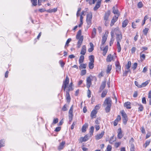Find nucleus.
I'll return each mask as SVG.
<instances>
[{
    "mask_svg": "<svg viewBox=\"0 0 151 151\" xmlns=\"http://www.w3.org/2000/svg\"><path fill=\"white\" fill-rule=\"evenodd\" d=\"M92 17V14L90 13L87 15L86 21L89 27L91 24V19Z\"/></svg>",
    "mask_w": 151,
    "mask_h": 151,
    "instance_id": "nucleus-1",
    "label": "nucleus"
},
{
    "mask_svg": "<svg viewBox=\"0 0 151 151\" xmlns=\"http://www.w3.org/2000/svg\"><path fill=\"white\" fill-rule=\"evenodd\" d=\"M108 34V32H106L103 37H102V39L101 41V44L100 47L101 50H102V46H103V45H104L107 40Z\"/></svg>",
    "mask_w": 151,
    "mask_h": 151,
    "instance_id": "nucleus-2",
    "label": "nucleus"
},
{
    "mask_svg": "<svg viewBox=\"0 0 151 151\" xmlns=\"http://www.w3.org/2000/svg\"><path fill=\"white\" fill-rule=\"evenodd\" d=\"M121 31L119 29L118 27L113 29L111 32V37L114 36V34H115L116 35L121 34Z\"/></svg>",
    "mask_w": 151,
    "mask_h": 151,
    "instance_id": "nucleus-3",
    "label": "nucleus"
},
{
    "mask_svg": "<svg viewBox=\"0 0 151 151\" xmlns=\"http://www.w3.org/2000/svg\"><path fill=\"white\" fill-rule=\"evenodd\" d=\"M106 105H111V100L110 98L108 97L105 100L103 105L105 106Z\"/></svg>",
    "mask_w": 151,
    "mask_h": 151,
    "instance_id": "nucleus-4",
    "label": "nucleus"
},
{
    "mask_svg": "<svg viewBox=\"0 0 151 151\" xmlns=\"http://www.w3.org/2000/svg\"><path fill=\"white\" fill-rule=\"evenodd\" d=\"M105 132L104 131H102L101 133L97 134L95 136V139L96 140H98L101 139L104 134Z\"/></svg>",
    "mask_w": 151,
    "mask_h": 151,
    "instance_id": "nucleus-5",
    "label": "nucleus"
},
{
    "mask_svg": "<svg viewBox=\"0 0 151 151\" xmlns=\"http://www.w3.org/2000/svg\"><path fill=\"white\" fill-rule=\"evenodd\" d=\"M118 18V17H117L116 15L114 16L113 17L110 24L111 26V27L114 25L115 22H116V21L117 20Z\"/></svg>",
    "mask_w": 151,
    "mask_h": 151,
    "instance_id": "nucleus-6",
    "label": "nucleus"
},
{
    "mask_svg": "<svg viewBox=\"0 0 151 151\" xmlns=\"http://www.w3.org/2000/svg\"><path fill=\"white\" fill-rule=\"evenodd\" d=\"M91 84V79L90 77H88L86 79V85L87 88L89 89Z\"/></svg>",
    "mask_w": 151,
    "mask_h": 151,
    "instance_id": "nucleus-7",
    "label": "nucleus"
},
{
    "mask_svg": "<svg viewBox=\"0 0 151 151\" xmlns=\"http://www.w3.org/2000/svg\"><path fill=\"white\" fill-rule=\"evenodd\" d=\"M78 40V42L77 43V47L78 48H79L82 43V42L83 40V37L82 36Z\"/></svg>",
    "mask_w": 151,
    "mask_h": 151,
    "instance_id": "nucleus-8",
    "label": "nucleus"
},
{
    "mask_svg": "<svg viewBox=\"0 0 151 151\" xmlns=\"http://www.w3.org/2000/svg\"><path fill=\"white\" fill-rule=\"evenodd\" d=\"M103 47H104L103 46H102V50H101L103 51V52L102 53L103 55L104 56H105L107 52L108 49V46H106L104 48H103Z\"/></svg>",
    "mask_w": 151,
    "mask_h": 151,
    "instance_id": "nucleus-9",
    "label": "nucleus"
},
{
    "mask_svg": "<svg viewBox=\"0 0 151 151\" xmlns=\"http://www.w3.org/2000/svg\"><path fill=\"white\" fill-rule=\"evenodd\" d=\"M97 112V111L95 109H93L91 111V116L92 119L95 118L96 117V114Z\"/></svg>",
    "mask_w": 151,
    "mask_h": 151,
    "instance_id": "nucleus-10",
    "label": "nucleus"
},
{
    "mask_svg": "<svg viewBox=\"0 0 151 151\" xmlns=\"http://www.w3.org/2000/svg\"><path fill=\"white\" fill-rule=\"evenodd\" d=\"M110 14V11H108L106 13L104 16V20H109V17Z\"/></svg>",
    "mask_w": 151,
    "mask_h": 151,
    "instance_id": "nucleus-11",
    "label": "nucleus"
},
{
    "mask_svg": "<svg viewBox=\"0 0 151 151\" xmlns=\"http://www.w3.org/2000/svg\"><path fill=\"white\" fill-rule=\"evenodd\" d=\"M86 52V47L85 45L82 46L80 54L82 55H85Z\"/></svg>",
    "mask_w": 151,
    "mask_h": 151,
    "instance_id": "nucleus-12",
    "label": "nucleus"
},
{
    "mask_svg": "<svg viewBox=\"0 0 151 151\" xmlns=\"http://www.w3.org/2000/svg\"><path fill=\"white\" fill-rule=\"evenodd\" d=\"M116 57V56H111V54H109L107 56L106 58V61L108 62H110L112 59Z\"/></svg>",
    "mask_w": 151,
    "mask_h": 151,
    "instance_id": "nucleus-13",
    "label": "nucleus"
},
{
    "mask_svg": "<svg viewBox=\"0 0 151 151\" xmlns=\"http://www.w3.org/2000/svg\"><path fill=\"white\" fill-rule=\"evenodd\" d=\"M122 33L116 35V40L117 41V42H120L121 41V40L122 39Z\"/></svg>",
    "mask_w": 151,
    "mask_h": 151,
    "instance_id": "nucleus-14",
    "label": "nucleus"
},
{
    "mask_svg": "<svg viewBox=\"0 0 151 151\" xmlns=\"http://www.w3.org/2000/svg\"><path fill=\"white\" fill-rule=\"evenodd\" d=\"M65 144V141H62L59 146L58 147V149L59 150H61L63 149L64 147V145Z\"/></svg>",
    "mask_w": 151,
    "mask_h": 151,
    "instance_id": "nucleus-15",
    "label": "nucleus"
},
{
    "mask_svg": "<svg viewBox=\"0 0 151 151\" xmlns=\"http://www.w3.org/2000/svg\"><path fill=\"white\" fill-rule=\"evenodd\" d=\"M119 131V132L117 135V137L119 139H121L123 136V135L122 134V130L121 128H119L118 129Z\"/></svg>",
    "mask_w": 151,
    "mask_h": 151,
    "instance_id": "nucleus-16",
    "label": "nucleus"
},
{
    "mask_svg": "<svg viewBox=\"0 0 151 151\" xmlns=\"http://www.w3.org/2000/svg\"><path fill=\"white\" fill-rule=\"evenodd\" d=\"M69 78L68 76H67L65 80L63 81V84L65 86H68L69 83Z\"/></svg>",
    "mask_w": 151,
    "mask_h": 151,
    "instance_id": "nucleus-17",
    "label": "nucleus"
},
{
    "mask_svg": "<svg viewBox=\"0 0 151 151\" xmlns=\"http://www.w3.org/2000/svg\"><path fill=\"white\" fill-rule=\"evenodd\" d=\"M124 106L128 109H131V103L129 102H125L124 105Z\"/></svg>",
    "mask_w": 151,
    "mask_h": 151,
    "instance_id": "nucleus-18",
    "label": "nucleus"
},
{
    "mask_svg": "<svg viewBox=\"0 0 151 151\" xmlns=\"http://www.w3.org/2000/svg\"><path fill=\"white\" fill-rule=\"evenodd\" d=\"M81 30H79L77 32L76 36V38L77 39H79L82 36H81Z\"/></svg>",
    "mask_w": 151,
    "mask_h": 151,
    "instance_id": "nucleus-19",
    "label": "nucleus"
},
{
    "mask_svg": "<svg viewBox=\"0 0 151 151\" xmlns=\"http://www.w3.org/2000/svg\"><path fill=\"white\" fill-rule=\"evenodd\" d=\"M112 9H113V12L114 14H116L117 15V17H118L119 15V11L117 9H115V7L113 6Z\"/></svg>",
    "mask_w": 151,
    "mask_h": 151,
    "instance_id": "nucleus-20",
    "label": "nucleus"
},
{
    "mask_svg": "<svg viewBox=\"0 0 151 151\" xmlns=\"http://www.w3.org/2000/svg\"><path fill=\"white\" fill-rule=\"evenodd\" d=\"M150 81V80H147V81H146L145 82L141 84V86H140V87H141V88L142 87H144L145 86H146L149 83Z\"/></svg>",
    "mask_w": 151,
    "mask_h": 151,
    "instance_id": "nucleus-21",
    "label": "nucleus"
},
{
    "mask_svg": "<svg viewBox=\"0 0 151 151\" xmlns=\"http://www.w3.org/2000/svg\"><path fill=\"white\" fill-rule=\"evenodd\" d=\"M106 81H104L102 82L101 86L100 87V89L102 90L105 88L106 86Z\"/></svg>",
    "mask_w": 151,
    "mask_h": 151,
    "instance_id": "nucleus-22",
    "label": "nucleus"
},
{
    "mask_svg": "<svg viewBox=\"0 0 151 151\" xmlns=\"http://www.w3.org/2000/svg\"><path fill=\"white\" fill-rule=\"evenodd\" d=\"M69 91H66V99L68 102H70V98L69 92Z\"/></svg>",
    "mask_w": 151,
    "mask_h": 151,
    "instance_id": "nucleus-23",
    "label": "nucleus"
},
{
    "mask_svg": "<svg viewBox=\"0 0 151 151\" xmlns=\"http://www.w3.org/2000/svg\"><path fill=\"white\" fill-rule=\"evenodd\" d=\"M128 23V21L127 19H125L122 23V27H125Z\"/></svg>",
    "mask_w": 151,
    "mask_h": 151,
    "instance_id": "nucleus-24",
    "label": "nucleus"
},
{
    "mask_svg": "<svg viewBox=\"0 0 151 151\" xmlns=\"http://www.w3.org/2000/svg\"><path fill=\"white\" fill-rule=\"evenodd\" d=\"M88 126L87 124H84L82 127V131L83 132H84L86 131V129Z\"/></svg>",
    "mask_w": 151,
    "mask_h": 151,
    "instance_id": "nucleus-25",
    "label": "nucleus"
},
{
    "mask_svg": "<svg viewBox=\"0 0 151 151\" xmlns=\"http://www.w3.org/2000/svg\"><path fill=\"white\" fill-rule=\"evenodd\" d=\"M115 65L116 70L117 71H120L121 70V67L119 65V62L116 63Z\"/></svg>",
    "mask_w": 151,
    "mask_h": 151,
    "instance_id": "nucleus-26",
    "label": "nucleus"
},
{
    "mask_svg": "<svg viewBox=\"0 0 151 151\" xmlns=\"http://www.w3.org/2000/svg\"><path fill=\"white\" fill-rule=\"evenodd\" d=\"M117 52H120L121 50V47L120 45V42H117Z\"/></svg>",
    "mask_w": 151,
    "mask_h": 151,
    "instance_id": "nucleus-27",
    "label": "nucleus"
},
{
    "mask_svg": "<svg viewBox=\"0 0 151 151\" xmlns=\"http://www.w3.org/2000/svg\"><path fill=\"white\" fill-rule=\"evenodd\" d=\"M89 44L91 47L88 49V51L89 52H91L93 50V45L92 42H90Z\"/></svg>",
    "mask_w": 151,
    "mask_h": 151,
    "instance_id": "nucleus-28",
    "label": "nucleus"
},
{
    "mask_svg": "<svg viewBox=\"0 0 151 151\" xmlns=\"http://www.w3.org/2000/svg\"><path fill=\"white\" fill-rule=\"evenodd\" d=\"M88 140V137L85 136L84 137H81L80 141L81 142H86Z\"/></svg>",
    "mask_w": 151,
    "mask_h": 151,
    "instance_id": "nucleus-29",
    "label": "nucleus"
},
{
    "mask_svg": "<svg viewBox=\"0 0 151 151\" xmlns=\"http://www.w3.org/2000/svg\"><path fill=\"white\" fill-rule=\"evenodd\" d=\"M131 65V63L130 61H129L128 62L127 64L126 65V67L127 70H130L129 68H130Z\"/></svg>",
    "mask_w": 151,
    "mask_h": 151,
    "instance_id": "nucleus-30",
    "label": "nucleus"
},
{
    "mask_svg": "<svg viewBox=\"0 0 151 151\" xmlns=\"http://www.w3.org/2000/svg\"><path fill=\"white\" fill-rule=\"evenodd\" d=\"M96 29L95 28H93L92 34V37L94 38L96 34Z\"/></svg>",
    "mask_w": 151,
    "mask_h": 151,
    "instance_id": "nucleus-31",
    "label": "nucleus"
},
{
    "mask_svg": "<svg viewBox=\"0 0 151 151\" xmlns=\"http://www.w3.org/2000/svg\"><path fill=\"white\" fill-rule=\"evenodd\" d=\"M89 60L90 61V62L93 63L94 62V57L93 55H90L89 57Z\"/></svg>",
    "mask_w": 151,
    "mask_h": 151,
    "instance_id": "nucleus-32",
    "label": "nucleus"
},
{
    "mask_svg": "<svg viewBox=\"0 0 151 151\" xmlns=\"http://www.w3.org/2000/svg\"><path fill=\"white\" fill-rule=\"evenodd\" d=\"M150 142V140H147L146 141L145 144L143 145V147L145 148H146L149 145Z\"/></svg>",
    "mask_w": 151,
    "mask_h": 151,
    "instance_id": "nucleus-33",
    "label": "nucleus"
},
{
    "mask_svg": "<svg viewBox=\"0 0 151 151\" xmlns=\"http://www.w3.org/2000/svg\"><path fill=\"white\" fill-rule=\"evenodd\" d=\"M111 105H107L105 108V110L106 113H108L110 111V108Z\"/></svg>",
    "mask_w": 151,
    "mask_h": 151,
    "instance_id": "nucleus-34",
    "label": "nucleus"
},
{
    "mask_svg": "<svg viewBox=\"0 0 151 151\" xmlns=\"http://www.w3.org/2000/svg\"><path fill=\"white\" fill-rule=\"evenodd\" d=\"M100 4H99L97 3L96 6H94L93 8V9L95 11L97 10L99 8L100 6Z\"/></svg>",
    "mask_w": 151,
    "mask_h": 151,
    "instance_id": "nucleus-35",
    "label": "nucleus"
},
{
    "mask_svg": "<svg viewBox=\"0 0 151 151\" xmlns=\"http://www.w3.org/2000/svg\"><path fill=\"white\" fill-rule=\"evenodd\" d=\"M84 59V56L83 55H81L79 58V63H83V61Z\"/></svg>",
    "mask_w": 151,
    "mask_h": 151,
    "instance_id": "nucleus-36",
    "label": "nucleus"
},
{
    "mask_svg": "<svg viewBox=\"0 0 151 151\" xmlns=\"http://www.w3.org/2000/svg\"><path fill=\"white\" fill-rule=\"evenodd\" d=\"M138 111H142L143 109V106L141 104H138Z\"/></svg>",
    "mask_w": 151,
    "mask_h": 151,
    "instance_id": "nucleus-37",
    "label": "nucleus"
},
{
    "mask_svg": "<svg viewBox=\"0 0 151 151\" xmlns=\"http://www.w3.org/2000/svg\"><path fill=\"white\" fill-rule=\"evenodd\" d=\"M112 68V66L111 65H109L107 66V68L106 70V72L107 73H109Z\"/></svg>",
    "mask_w": 151,
    "mask_h": 151,
    "instance_id": "nucleus-38",
    "label": "nucleus"
},
{
    "mask_svg": "<svg viewBox=\"0 0 151 151\" xmlns=\"http://www.w3.org/2000/svg\"><path fill=\"white\" fill-rule=\"evenodd\" d=\"M149 29L148 28H145L143 31L144 35H147V33L149 31Z\"/></svg>",
    "mask_w": 151,
    "mask_h": 151,
    "instance_id": "nucleus-39",
    "label": "nucleus"
},
{
    "mask_svg": "<svg viewBox=\"0 0 151 151\" xmlns=\"http://www.w3.org/2000/svg\"><path fill=\"white\" fill-rule=\"evenodd\" d=\"M123 123L124 124H127V122L128 121L127 117H123L122 118Z\"/></svg>",
    "mask_w": 151,
    "mask_h": 151,
    "instance_id": "nucleus-40",
    "label": "nucleus"
},
{
    "mask_svg": "<svg viewBox=\"0 0 151 151\" xmlns=\"http://www.w3.org/2000/svg\"><path fill=\"white\" fill-rule=\"evenodd\" d=\"M88 66L89 68L90 69H92L94 67V64L93 63L91 62H89L88 64Z\"/></svg>",
    "mask_w": 151,
    "mask_h": 151,
    "instance_id": "nucleus-41",
    "label": "nucleus"
},
{
    "mask_svg": "<svg viewBox=\"0 0 151 151\" xmlns=\"http://www.w3.org/2000/svg\"><path fill=\"white\" fill-rule=\"evenodd\" d=\"M73 105H72L69 111L68 114H73Z\"/></svg>",
    "mask_w": 151,
    "mask_h": 151,
    "instance_id": "nucleus-42",
    "label": "nucleus"
},
{
    "mask_svg": "<svg viewBox=\"0 0 151 151\" xmlns=\"http://www.w3.org/2000/svg\"><path fill=\"white\" fill-rule=\"evenodd\" d=\"M114 136L111 137L110 138L109 141V142L110 144H112L113 143L115 140L114 139Z\"/></svg>",
    "mask_w": 151,
    "mask_h": 151,
    "instance_id": "nucleus-43",
    "label": "nucleus"
},
{
    "mask_svg": "<svg viewBox=\"0 0 151 151\" xmlns=\"http://www.w3.org/2000/svg\"><path fill=\"white\" fill-rule=\"evenodd\" d=\"M137 64L136 63H134L132 66V68L133 69V70H135L137 68Z\"/></svg>",
    "mask_w": 151,
    "mask_h": 151,
    "instance_id": "nucleus-44",
    "label": "nucleus"
},
{
    "mask_svg": "<svg viewBox=\"0 0 151 151\" xmlns=\"http://www.w3.org/2000/svg\"><path fill=\"white\" fill-rule=\"evenodd\" d=\"M4 140H1L0 141V148L1 147L4 146Z\"/></svg>",
    "mask_w": 151,
    "mask_h": 151,
    "instance_id": "nucleus-45",
    "label": "nucleus"
},
{
    "mask_svg": "<svg viewBox=\"0 0 151 151\" xmlns=\"http://www.w3.org/2000/svg\"><path fill=\"white\" fill-rule=\"evenodd\" d=\"M130 72V70H127L124 72L123 74V76H127L128 72Z\"/></svg>",
    "mask_w": 151,
    "mask_h": 151,
    "instance_id": "nucleus-46",
    "label": "nucleus"
},
{
    "mask_svg": "<svg viewBox=\"0 0 151 151\" xmlns=\"http://www.w3.org/2000/svg\"><path fill=\"white\" fill-rule=\"evenodd\" d=\"M107 93V91H103L102 94H101V97L102 98H104L105 97Z\"/></svg>",
    "mask_w": 151,
    "mask_h": 151,
    "instance_id": "nucleus-47",
    "label": "nucleus"
},
{
    "mask_svg": "<svg viewBox=\"0 0 151 151\" xmlns=\"http://www.w3.org/2000/svg\"><path fill=\"white\" fill-rule=\"evenodd\" d=\"M121 113L123 117H127L126 114L124 112V111H122Z\"/></svg>",
    "mask_w": 151,
    "mask_h": 151,
    "instance_id": "nucleus-48",
    "label": "nucleus"
},
{
    "mask_svg": "<svg viewBox=\"0 0 151 151\" xmlns=\"http://www.w3.org/2000/svg\"><path fill=\"white\" fill-rule=\"evenodd\" d=\"M72 85L73 83H72L71 82L69 86V89L68 90V91H72L73 90V89L72 87Z\"/></svg>",
    "mask_w": 151,
    "mask_h": 151,
    "instance_id": "nucleus-49",
    "label": "nucleus"
},
{
    "mask_svg": "<svg viewBox=\"0 0 151 151\" xmlns=\"http://www.w3.org/2000/svg\"><path fill=\"white\" fill-rule=\"evenodd\" d=\"M140 57L141 59L143 60L145 59V55L144 54H142L141 53L140 54Z\"/></svg>",
    "mask_w": 151,
    "mask_h": 151,
    "instance_id": "nucleus-50",
    "label": "nucleus"
},
{
    "mask_svg": "<svg viewBox=\"0 0 151 151\" xmlns=\"http://www.w3.org/2000/svg\"><path fill=\"white\" fill-rule=\"evenodd\" d=\"M134 146L133 144H131L130 151H134Z\"/></svg>",
    "mask_w": 151,
    "mask_h": 151,
    "instance_id": "nucleus-51",
    "label": "nucleus"
},
{
    "mask_svg": "<svg viewBox=\"0 0 151 151\" xmlns=\"http://www.w3.org/2000/svg\"><path fill=\"white\" fill-rule=\"evenodd\" d=\"M31 2L33 5L36 6L37 5V0H31Z\"/></svg>",
    "mask_w": 151,
    "mask_h": 151,
    "instance_id": "nucleus-52",
    "label": "nucleus"
},
{
    "mask_svg": "<svg viewBox=\"0 0 151 151\" xmlns=\"http://www.w3.org/2000/svg\"><path fill=\"white\" fill-rule=\"evenodd\" d=\"M86 64H81L80 65L79 67L81 68H86Z\"/></svg>",
    "mask_w": 151,
    "mask_h": 151,
    "instance_id": "nucleus-53",
    "label": "nucleus"
},
{
    "mask_svg": "<svg viewBox=\"0 0 151 151\" xmlns=\"http://www.w3.org/2000/svg\"><path fill=\"white\" fill-rule=\"evenodd\" d=\"M94 129V127L93 126H92L91 127V128L90 129V133L91 134H93V132Z\"/></svg>",
    "mask_w": 151,
    "mask_h": 151,
    "instance_id": "nucleus-54",
    "label": "nucleus"
},
{
    "mask_svg": "<svg viewBox=\"0 0 151 151\" xmlns=\"http://www.w3.org/2000/svg\"><path fill=\"white\" fill-rule=\"evenodd\" d=\"M76 124V122L74 121L73 122V124L71 125V129H74V126Z\"/></svg>",
    "mask_w": 151,
    "mask_h": 151,
    "instance_id": "nucleus-55",
    "label": "nucleus"
},
{
    "mask_svg": "<svg viewBox=\"0 0 151 151\" xmlns=\"http://www.w3.org/2000/svg\"><path fill=\"white\" fill-rule=\"evenodd\" d=\"M71 40V39L70 38H69L68 39L65 45V47H66V46H68V44L70 42Z\"/></svg>",
    "mask_w": 151,
    "mask_h": 151,
    "instance_id": "nucleus-56",
    "label": "nucleus"
},
{
    "mask_svg": "<svg viewBox=\"0 0 151 151\" xmlns=\"http://www.w3.org/2000/svg\"><path fill=\"white\" fill-rule=\"evenodd\" d=\"M111 40L110 42V45L111 46L113 44L114 41V36L111 37Z\"/></svg>",
    "mask_w": 151,
    "mask_h": 151,
    "instance_id": "nucleus-57",
    "label": "nucleus"
},
{
    "mask_svg": "<svg viewBox=\"0 0 151 151\" xmlns=\"http://www.w3.org/2000/svg\"><path fill=\"white\" fill-rule=\"evenodd\" d=\"M137 6L139 8H142L143 6V4L141 2H139L137 4Z\"/></svg>",
    "mask_w": 151,
    "mask_h": 151,
    "instance_id": "nucleus-58",
    "label": "nucleus"
},
{
    "mask_svg": "<svg viewBox=\"0 0 151 151\" xmlns=\"http://www.w3.org/2000/svg\"><path fill=\"white\" fill-rule=\"evenodd\" d=\"M112 147L111 145H108L107 148H106V151H111Z\"/></svg>",
    "mask_w": 151,
    "mask_h": 151,
    "instance_id": "nucleus-59",
    "label": "nucleus"
},
{
    "mask_svg": "<svg viewBox=\"0 0 151 151\" xmlns=\"http://www.w3.org/2000/svg\"><path fill=\"white\" fill-rule=\"evenodd\" d=\"M120 144H121V142H116L115 143L114 146L116 148H117L120 145Z\"/></svg>",
    "mask_w": 151,
    "mask_h": 151,
    "instance_id": "nucleus-60",
    "label": "nucleus"
},
{
    "mask_svg": "<svg viewBox=\"0 0 151 151\" xmlns=\"http://www.w3.org/2000/svg\"><path fill=\"white\" fill-rule=\"evenodd\" d=\"M101 118L100 117L96 119L95 122L96 124H99V121L100 120Z\"/></svg>",
    "mask_w": 151,
    "mask_h": 151,
    "instance_id": "nucleus-61",
    "label": "nucleus"
},
{
    "mask_svg": "<svg viewBox=\"0 0 151 151\" xmlns=\"http://www.w3.org/2000/svg\"><path fill=\"white\" fill-rule=\"evenodd\" d=\"M87 96L89 98L91 97V91L89 89L87 91Z\"/></svg>",
    "mask_w": 151,
    "mask_h": 151,
    "instance_id": "nucleus-62",
    "label": "nucleus"
},
{
    "mask_svg": "<svg viewBox=\"0 0 151 151\" xmlns=\"http://www.w3.org/2000/svg\"><path fill=\"white\" fill-rule=\"evenodd\" d=\"M66 105L65 104L63 107L62 108V110L64 111H67V109L66 107Z\"/></svg>",
    "mask_w": 151,
    "mask_h": 151,
    "instance_id": "nucleus-63",
    "label": "nucleus"
},
{
    "mask_svg": "<svg viewBox=\"0 0 151 151\" xmlns=\"http://www.w3.org/2000/svg\"><path fill=\"white\" fill-rule=\"evenodd\" d=\"M105 22V25L107 26L109 25V20H104Z\"/></svg>",
    "mask_w": 151,
    "mask_h": 151,
    "instance_id": "nucleus-64",
    "label": "nucleus"
}]
</instances>
